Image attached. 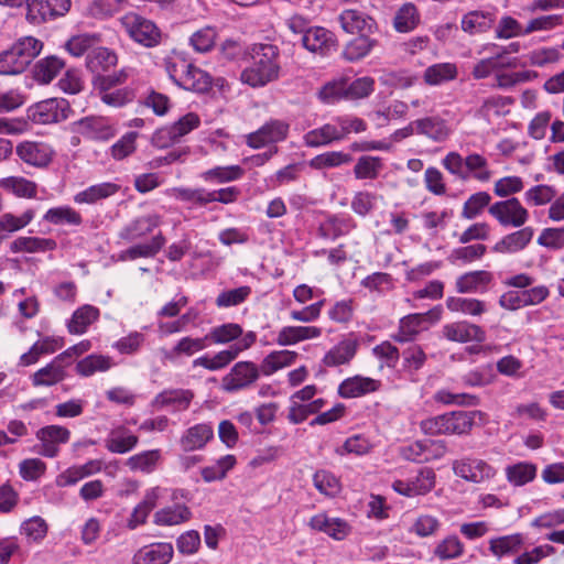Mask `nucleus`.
I'll return each instance as SVG.
<instances>
[{"mask_svg": "<svg viewBox=\"0 0 564 564\" xmlns=\"http://www.w3.org/2000/svg\"><path fill=\"white\" fill-rule=\"evenodd\" d=\"M382 169L380 158L365 155L358 159L354 174L358 180H375Z\"/></svg>", "mask_w": 564, "mask_h": 564, "instance_id": "obj_64", "label": "nucleus"}, {"mask_svg": "<svg viewBox=\"0 0 564 564\" xmlns=\"http://www.w3.org/2000/svg\"><path fill=\"white\" fill-rule=\"evenodd\" d=\"M214 429L209 423H198L184 431L180 438V446L184 452L203 449L213 440Z\"/></svg>", "mask_w": 564, "mask_h": 564, "instance_id": "obj_24", "label": "nucleus"}, {"mask_svg": "<svg viewBox=\"0 0 564 564\" xmlns=\"http://www.w3.org/2000/svg\"><path fill=\"white\" fill-rule=\"evenodd\" d=\"M15 152L21 161L34 167L47 166L54 154L47 143L39 141H23L17 145Z\"/></svg>", "mask_w": 564, "mask_h": 564, "instance_id": "obj_17", "label": "nucleus"}, {"mask_svg": "<svg viewBox=\"0 0 564 564\" xmlns=\"http://www.w3.org/2000/svg\"><path fill=\"white\" fill-rule=\"evenodd\" d=\"M446 307L454 313H462L469 316H479L487 311L486 303L478 299L449 296L446 300Z\"/></svg>", "mask_w": 564, "mask_h": 564, "instance_id": "obj_46", "label": "nucleus"}, {"mask_svg": "<svg viewBox=\"0 0 564 564\" xmlns=\"http://www.w3.org/2000/svg\"><path fill=\"white\" fill-rule=\"evenodd\" d=\"M473 423L471 413L455 411L444 414L445 434H466L471 430Z\"/></svg>", "mask_w": 564, "mask_h": 564, "instance_id": "obj_55", "label": "nucleus"}, {"mask_svg": "<svg viewBox=\"0 0 564 564\" xmlns=\"http://www.w3.org/2000/svg\"><path fill=\"white\" fill-rule=\"evenodd\" d=\"M381 383L379 380L355 376L345 379L338 388V392L343 398H358L367 393L379 390Z\"/></svg>", "mask_w": 564, "mask_h": 564, "instance_id": "obj_28", "label": "nucleus"}, {"mask_svg": "<svg viewBox=\"0 0 564 564\" xmlns=\"http://www.w3.org/2000/svg\"><path fill=\"white\" fill-rule=\"evenodd\" d=\"M70 432L68 429L61 425H47L41 427L36 432L41 447L39 453L44 457H56L59 452V445L66 444L69 441Z\"/></svg>", "mask_w": 564, "mask_h": 564, "instance_id": "obj_14", "label": "nucleus"}, {"mask_svg": "<svg viewBox=\"0 0 564 564\" xmlns=\"http://www.w3.org/2000/svg\"><path fill=\"white\" fill-rule=\"evenodd\" d=\"M117 62L116 53L101 46H95L86 56L87 69L96 74L97 77H102L101 74L116 66Z\"/></svg>", "mask_w": 564, "mask_h": 564, "instance_id": "obj_31", "label": "nucleus"}, {"mask_svg": "<svg viewBox=\"0 0 564 564\" xmlns=\"http://www.w3.org/2000/svg\"><path fill=\"white\" fill-rule=\"evenodd\" d=\"M193 398L194 393L191 390H165L154 398L152 405L155 409L172 408L173 411H185Z\"/></svg>", "mask_w": 564, "mask_h": 564, "instance_id": "obj_27", "label": "nucleus"}, {"mask_svg": "<svg viewBox=\"0 0 564 564\" xmlns=\"http://www.w3.org/2000/svg\"><path fill=\"white\" fill-rule=\"evenodd\" d=\"M314 487L324 496L335 497L340 492L339 479L327 470H318L313 476Z\"/></svg>", "mask_w": 564, "mask_h": 564, "instance_id": "obj_63", "label": "nucleus"}, {"mask_svg": "<svg viewBox=\"0 0 564 564\" xmlns=\"http://www.w3.org/2000/svg\"><path fill=\"white\" fill-rule=\"evenodd\" d=\"M297 352L292 350H274L265 356L260 365V370L264 376H271L274 372L289 367L295 362Z\"/></svg>", "mask_w": 564, "mask_h": 564, "instance_id": "obj_39", "label": "nucleus"}, {"mask_svg": "<svg viewBox=\"0 0 564 564\" xmlns=\"http://www.w3.org/2000/svg\"><path fill=\"white\" fill-rule=\"evenodd\" d=\"M74 130L89 140L107 141L115 137L117 129L106 117L89 116L74 122Z\"/></svg>", "mask_w": 564, "mask_h": 564, "instance_id": "obj_10", "label": "nucleus"}, {"mask_svg": "<svg viewBox=\"0 0 564 564\" xmlns=\"http://www.w3.org/2000/svg\"><path fill=\"white\" fill-rule=\"evenodd\" d=\"M113 366L112 359L104 355H89L76 365V371L83 377H90L95 372H105Z\"/></svg>", "mask_w": 564, "mask_h": 564, "instance_id": "obj_50", "label": "nucleus"}, {"mask_svg": "<svg viewBox=\"0 0 564 564\" xmlns=\"http://www.w3.org/2000/svg\"><path fill=\"white\" fill-rule=\"evenodd\" d=\"M457 77V67L453 63H440L429 66L424 70V82L431 86H437Z\"/></svg>", "mask_w": 564, "mask_h": 564, "instance_id": "obj_48", "label": "nucleus"}, {"mask_svg": "<svg viewBox=\"0 0 564 564\" xmlns=\"http://www.w3.org/2000/svg\"><path fill=\"white\" fill-rule=\"evenodd\" d=\"M491 281L492 273L489 271H470L456 279L455 288L458 293L485 292Z\"/></svg>", "mask_w": 564, "mask_h": 564, "instance_id": "obj_29", "label": "nucleus"}, {"mask_svg": "<svg viewBox=\"0 0 564 564\" xmlns=\"http://www.w3.org/2000/svg\"><path fill=\"white\" fill-rule=\"evenodd\" d=\"M65 63L56 56H48L35 64L34 78L41 84L51 83L64 68Z\"/></svg>", "mask_w": 564, "mask_h": 564, "instance_id": "obj_53", "label": "nucleus"}, {"mask_svg": "<svg viewBox=\"0 0 564 564\" xmlns=\"http://www.w3.org/2000/svg\"><path fill=\"white\" fill-rule=\"evenodd\" d=\"M55 248L54 240L39 237H19L10 246L12 252H43Z\"/></svg>", "mask_w": 564, "mask_h": 564, "instance_id": "obj_49", "label": "nucleus"}, {"mask_svg": "<svg viewBox=\"0 0 564 564\" xmlns=\"http://www.w3.org/2000/svg\"><path fill=\"white\" fill-rule=\"evenodd\" d=\"M206 336L196 338L189 336L182 337L171 350H162L163 358L173 362L182 356L191 357L206 348Z\"/></svg>", "mask_w": 564, "mask_h": 564, "instance_id": "obj_34", "label": "nucleus"}, {"mask_svg": "<svg viewBox=\"0 0 564 564\" xmlns=\"http://www.w3.org/2000/svg\"><path fill=\"white\" fill-rule=\"evenodd\" d=\"M100 42V35L98 34H77L69 37L64 47L74 57H80Z\"/></svg>", "mask_w": 564, "mask_h": 564, "instance_id": "obj_54", "label": "nucleus"}, {"mask_svg": "<svg viewBox=\"0 0 564 564\" xmlns=\"http://www.w3.org/2000/svg\"><path fill=\"white\" fill-rule=\"evenodd\" d=\"M166 72L177 86L186 90L205 93L212 86V77L207 72L188 64L184 59L167 63Z\"/></svg>", "mask_w": 564, "mask_h": 564, "instance_id": "obj_3", "label": "nucleus"}, {"mask_svg": "<svg viewBox=\"0 0 564 564\" xmlns=\"http://www.w3.org/2000/svg\"><path fill=\"white\" fill-rule=\"evenodd\" d=\"M496 17L489 11H470L462 19V30L470 35L480 34L489 31Z\"/></svg>", "mask_w": 564, "mask_h": 564, "instance_id": "obj_33", "label": "nucleus"}, {"mask_svg": "<svg viewBox=\"0 0 564 564\" xmlns=\"http://www.w3.org/2000/svg\"><path fill=\"white\" fill-rule=\"evenodd\" d=\"M453 471L456 476L476 484L494 478L497 473L487 462L469 457L455 460Z\"/></svg>", "mask_w": 564, "mask_h": 564, "instance_id": "obj_12", "label": "nucleus"}, {"mask_svg": "<svg viewBox=\"0 0 564 564\" xmlns=\"http://www.w3.org/2000/svg\"><path fill=\"white\" fill-rule=\"evenodd\" d=\"M70 108L65 99H46L30 109V117L40 124L59 122L68 118Z\"/></svg>", "mask_w": 564, "mask_h": 564, "instance_id": "obj_11", "label": "nucleus"}, {"mask_svg": "<svg viewBox=\"0 0 564 564\" xmlns=\"http://www.w3.org/2000/svg\"><path fill=\"white\" fill-rule=\"evenodd\" d=\"M237 460L234 455H225L216 460L212 466L204 467L200 470L202 477L206 482L221 480L226 477L227 473L234 468Z\"/></svg>", "mask_w": 564, "mask_h": 564, "instance_id": "obj_58", "label": "nucleus"}, {"mask_svg": "<svg viewBox=\"0 0 564 564\" xmlns=\"http://www.w3.org/2000/svg\"><path fill=\"white\" fill-rule=\"evenodd\" d=\"M0 187L20 198H34L37 184L22 176H9L0 180Z\"/></svg>", "mask_w": 564, "mask_h": 564, "instance_id": "obj_37", "label": "nucleus"}, {"mask_svg": "<svg viewBox=\"0 0 564 564\" xmlns=\"http://www.w3.org/2000/svg\"><path fill=\"white\" fill-rule=\"evenodd\" d=\"M139 442V437L132 434L127 427L120 425L112 429L106 441V448L116 454H126L132 451Z\"/></svg>", "mask_w": 564, "mask_h": 564, "instance_id": "obj_30", "label": "nucleus"}, {"mask_svg": "<svg viewBox=\"0 0 564 564\" xmlns=\"http://www.w3.org/2000/svg\"><path fill=\"white\" fill-rule=\"evenodd\" d=\"M158 490L152 489L147 492L144 499L133 509L131 517L128 521V528L134 530L139 525L145 523L149 513L156 505Z\"/></svg>", "mask_w": 564, "mask_h": 564, "instance_id": "obj_57", "label": "nucleus"}, {"mask_svg": "<svg viewBox=\"0 0 564 564\" xmlns=\"http://www.w3.org/2000/svg\"><path fill=\"white\" fill-rule=\"evenodd\" d=\"M257 340L254 332H247L246 335L237 343L230 345L227 349L216 352L214 356L204 355L195 358L192 362L193 368H204L208 371H218L226 368L239 355L249 349Z\"/></svg>", "mask_w": 564, "mask_h": 564, "instance_id": "obj_4", "label": "nucleus"}, {"mask_svg": "<svg viewBox=\"0 0 564 564\" xmlns=\"http://www.w3.org/2000/svg\"><path fill=\"white\" fill-rule=\"evenodd\" d=\"M376 45L370 34H362L347 42L341 55L348 62H357L368 56Z\"/></svg>", "mask_w": 564, "mask_h": 564, "instance_id": "obj_35", "label": "nucleus"}, {"mask_svg": "<svg viewBox=\"0 0 564 564\" xmlns=\"http://www.w3.org/2000/svg\"><path fill=\"white\" fill-rule=\"evenodd\" d=\"M246 334L242 327L237 323H226L213 327L206 335V339L215 345H227L232 341H239Z\"/></svg>", "mask_w": 564, "mask_h": 564, "instance_id": "obj_41", "label": "nucleus"}, {"mask_svg": "<svg viewBox=\"0 0 564 564\" xmlns=\"http://www.w3.org/2000/svg\"><path fill=\"white\" fill-rule=\"evenodd\" d=\"M303 46L319 55H327L335 50L337 41L335 35L321 26L310 28L301 36Z\"/></svg>", "mask_w": 564, "mask_h": 564, "instance_id": "obj_19", "label": "nucleus"}, {"mask_svg": "<svg viewBox=\"0 0 564 564\" xmlns=\"http://www.w3.org/2000/svg\"><path fill=\"white\" fill-rule=\"evenodd\" d=\"M119 186L115 183L106 182L91 185L74 196L76 204H95L100 199L115 195Z\"/></svg>", "mask_w": 564, "mask_h": 564, "instance_id": "obj_40", "label": "nucleus"}, {"mask_svg": "<svg viewBox=\"0 0 564 564\" xmlns=\"http://www.w3.org/2000/svg\"><path fill=\"white\" fill-rule=\"evenodd\" d=\"M343 133L337 131V126L326 123L319 128L308 131L304 135V143L307 147L316 148L329 144L333 141L341 140Z\"/></svg>", "mask_w": 564, "mask_h": 564, "instance_id": "obj_45", "label": "nucleus"}, {"mask_svg": "<svg viewBox=\"0 0 564 564\" xmlns=\"http://www.w3.org/2000/svg\"><path fill=\"white\" fill-rule=\"evenodd\" d=\"M443 335L448 340L457 343H482L486 340V333L480 326L465 321L445 325Z\"/></svg>", "mask_w": 564, "mask_h": 564, "instance_id": "obj_23", "label": "nucleus"}, {"mask_svg": "<svg viewBox=\"0 0 564 564\" xmlns=\"http://www.w3.org/2000/svg\"><path fill=\"white\" fill-rule=\"evenodd\" d=\"M160 457L161 454L159 449L144 451L129 457L126 465L132 471L151 473L154 470Z\"/></svg>", "mask_w": 564, "mask_h": 564, "instance_id": "obj_60", "label": "nucleus"}, {"mask_svg": "<svg viewBox=\"0 0 564 564\" xmlns=\"http://www.w3.org/2000/svg\"><path fill=\"white\" fill-rule=\"evenodd\" d=\"M290 126L279 119H271L258 130L246 137L247 144L252 149H260L265 145L281 142L286 139Z\"/></svg>", "mask_w": 564, "mask_h": 564, "instance_id": "obj_8", "label": "nucleus"}, {"mask_svg": "<svg viewBox=\"0 0 564 564\" xmlns=\"http://www.w3.org/2000/svg\"><path fill=\"white\" fill-rule=\"evenodd\" d=\"M488 213L506 228H521L530 218L529 210L516 197L495 202L489 206Z\"/></svg>", "mask_w": 564, "mask_h": 564, "instance_id": "obj_6", "label": "nucleus"}, {"mask_svg": "<svg viewBox=\"0 0 564 564\" xmlns=\"http://www.w3.org/2000/svg\"><path fill=\"white\" fill-rule=\"evenodd\" d=\"M99 317V310L93 305H83L77 308L68 322V332L70 334L82 335Z\"/></svg>", "mask_w": 564, "mask_h": 564, "instance_id": "obj_38", "label": "nucleus"}, {"mask_svg": "<svg viewBox=\"0 0 564 564\" xmlns=\"http://www.w3.org/2000/svg\"><path fill=\"white\" fill-rule=\"evenodd\" d=\"M441 318V310L435 307L424 314H410L400 321L398 333L393 336L394 340L399 343L411 341L415 336L424 329L423 323L431 321L437 322Z\"/></svg>", "mask_w": 564, "mask_h": 564, "instance_id": "obj_16", "label": "nucleus"}, {"mask_svg": "<svg viewBox=\"0 0 564 564\" xmlns=\"http://www.w3.org/2000/svg\"><path fill=\"white\" fill-rule=\"evenodd\" d=\"M43 219L53 225L70 226H79L83 221L80 214L69 206L50 208Z\"/></svg>", "mask_w": 564, "mask_h": 564, "instance_id": "obj_56", "label": "nucleus"}, {"mask_svg": "<svg viewBox=\"0 0 564 564\" xmlns=\"http://www.w3.org/2000/svg\"><path fill=\"white\" fill-rule=\"evenodd\" d=\"M465 172L480 183H487L492 178L488 160L479 153H470L465 158Z\"/></svg>", "mask_w": 564, "mask_h": 564, "instance_id": "obj_42", "label": "nucleus"}, {"mask_svg": "<svg viewBox=\"0 0 564 564\" xmlns=\"http://www.w3.org/2000/svg\"><path fill=\"white\" fill-rule=\"evenodd\" d=\"M435 482L436 475L434 470L424 467L412 478L394 480L392 488L399 495L413 498L429 494L435 487Z\"/></svg>", "mask_w": 564, "mask_h": 564, "instance_id": "obj_7", "label": "nucleus"}, {"mask_svg": "<svg viewBox=\"0 0 564 564\" xmlns=\"http://www.w3.org/2000/svg\"><path fill=\"white\" fill-rule=\"evenodd\" d=\"M243 170L239 165L216 166L200 174L205 182L227 183L239 180Z\"/></svg>", "mask_w": 564, "mask_h": 564, "instance_id": "obj_61", "label": "nucleus"}, {"mask_svg": "<svg viewBox=\"0 0 564 564\" xmlns=\"http://www.w3.org/2000/svg\"><path fill=\"white\" fill-rule=\"evenodd\" d=\"M352 161L349 153L343 151H329L314 156L310 161V166L316 170L338 167Z\"/></svg>", "mask_w": 564, "mask_h": 564, "instance_id": "obj_59", "label": "nucleus"}, {"mask_svg": "<svg viewBox=\"0 0 564 564\" xmlns=\"http://www.w3.org/2000/svg\"><path fill=\"white\" fill-rule=\"evenodd\" d=\"M308 527L317 532H323L336 541L345 540L351 533V525L348 521L337 517H329L325 512L313 516Z\"/></svg>", "mask_w": 564, "mask_h": 564, "instance_id": "obj_15", "label": "nucleus"}, {"mask_svg": "<svg viewBox=\"0 0 564 564\" xmlns=\"http://www.w3.org/2000/svg\"><path fill=\"white\" fill-rule=\"evenodd\" d=\"M26 18L40 24L52 18L64 15L70 8V0H26Z\"/></svg>", "mask_w": 564, "mask_h": 564, "instance_id": "obj_13", "label": "nucleus"}, {"mask_svg": "<svg viewBox=\"0 0 564 564\" xmlns=\"http://www.w3.org/2000/svg\"><path fill=\"white\" fill-rule=\"evenodd\" d=\"M118 76L96 77L95 85L100 89V99L110 107H122L133 99V93L127 88L109 90V88L119 83Z\"/></svg>", "mask_w": 564, "mask_h": 564, "instance_id": "obj_21", "label": "nucleus"}, {"mask_svg": "<svg viewBox=\"0 0 564 564\" xmlns=\"http://www.w3.org/2000/svg\"><path fill=\"white\" fill-rule=\"evenodd\" d=\"M445 453V446L433 441H417L402 447V456L412 462H426Z\"/></svg>", "mask_w": 564, "mask_h": 564, "instance_id": "obj_25", "label": "nucleus"}, {"mask_svg": "<svg viewBox=\"0 0 564 564\" xmlns=\"http://www.w3.org/2000/svg\"><path fill=\"white\" fill-rule=\"evenodd\" d=\"M174 555V547L169 542H153L138 549L131 564H169Z\"/></svg>", "mask_w": 564, "mask_h": 564, "instance_id": "obj_18", "label": "nucleus"}, {"mask_svg": "<svg viewBox=\"0 0 564 564\" xmlns=\"http://www.w3.org/2000/svg\"><path fill=\"white\" fill-rule=\"evenodd\" d=\"M534 230L532 227H521L511 234L506 235L494 246L498 253H516L523 250L532 240Z\"/></svg>", "mask_w": 564, "mask_h": 564, "instance_id": "obj_26", "label": "nucleus"}, {"mask_svg": "<svg viewBox=\"0 0 564 564\" xmlns=\"http://www.w3.org/2000/svg\"><path fill=\"white\" fill-rule=\"evenodd\" d=\"M191 511L185 505H175L155 512L154 522L159 525H177L191 518Z\"/></svg>", "mask_w": 564, "mask_h": 564, "instance_id": "obj_52", "label": "nucleus"}, {"mask_svg": "<svg viewBox=\"0 0 564 564\" xmlns=\"http://www.w3.org/2000/svg\"><path fill=\"white\" fill-rule=\"evenodd\" d=\"M120 24L131 40L144 47H154L161 42V31L156 24L134 12L120 18Z\"/></svg>", "mask_w": 564, "mask_h": 564, "instance_id": "obj_5", "label": "nucleus"}, {"mask_svg": "<svg viewBox=\"0 0 564 564\" xmlns=\"http://www.w3.org/2000/svg\"><path fill=\"white\" fill-rule=\"evenodd\" d=\"M62 347V341L56 338L46 337L36 341L28 352L20 357V365L30 366L35 364L42 355L52 354Z\"/></svg>", "mask_w": 564, "mask_h": 564, "instance_id": "obj_51", "label": "nucleus"}, {"mask_svg": "<svg viewBox=\"0 0 564 564\" xmlns=\"http://www.w3.org/2000/svg\"><path fill=\"white\" fill-rule=\"evenodd\" d=\"M251 64L240 75L243 84L251 87H263L280 76L279 48L272 44H256L252 46Z\"/></svg>", "mask_w": 564, "mask_h": 564, "instance_id": "obj_1", "label": "nucleus"}, {"mask_svg": "<svg viewBox=\"0 0 564 564\" xmlns=\"http://www.w3.org/2000/svg\"><path fill=\"white\" fill-rule=\"evenodd\" d=\"M322 329L316 326H285L276 335V344L291 346L300 341L319 337Z\"/></svg>", "mask_w": 564, "mask_h": 564, "instance_id": "obj_32", "label": "nucleus"}, {"mask_svg": "<svg viewBox=\"0 0 564 564\" xmlns=\"http://www.w3.org/2000/svg\"><path fill=\"white\" fill-rule=\"evenodd\" d=\"M42 42L33 36L19 39L10 48L0 53V75L23 73L41 53Z\"/></svg>", "mask_w": 564, "mask_h": 564, "instance_id": "obj_2", "label": "nucleus"}, {"mask_svg": "<svg viewBox=\"0 0 564 564\" xmlns=\"http://www.w3.org/2000/svg\"><path fill=\"white\" fill-rule=\"evenodd\" d=\"M413 124L417 134L424 135L434 142H444L452 134L451 126L440 116L416 119Z\"/></svg>", "mask_w": 564, "mask_h": 564, "instance_id": "obj_22", "label": "nucleus"}, {"mask_svg": "<svg viewBox=\"0 0 564 564\" xmlns=\"http://www.w3.org/2000/svg\"><path fill=\"white\" fill-rule=\"evenodd\" d=\"M357 349V343L352 339H345L332 348L323 359V362L327 367L340 366L349 362Z\"/></svg>", "mask_w": 564, "mask_h": 564, "instance_id": "obj_43", "label": "nucleus"}, {"mask_svg": "<svg viewBox=\"0 0 564 564\" xmlns=\"http://www.w3.org/2000/svg\"><path fill=\"white\" fill-rule=\"evenodd\" d=\"M419 12L412 3L403 4L395 13L393 24L398 32H410L419 23Z\"/></svg>", "mask_w": 564, "mask_h": 564, "instance_id": "obj_62", "label": "nucleus"}, {"mask_svg": "<svg viewBox=\"0 0 564 564\" xmlns=\"http://www.w3.org/2000/svg\"><path fill=\"white\" fill-rule=\"evenodd\" d=\"M61 359H54L47 366L39 369L32 376V383L35 387H50L64 380L66 373L64 367L58 362Z\"/></svg>", "mask_w": 564, "mask_h": 564, "instance_id": "obj_44", "label": "nucleus"}, {"mask_svg": "<svg viewBox=\"0 0 564 564\" xmlns=\"http://www.w3.org/2000/svg\"><path fill=\"white\" fill-rule=\"evenodd\" d=\"M536 466L529 462H520L506 467L507 480L517 487L531 482L536 476Z\"/></svg>", "mask_w": 564, "mask_h": 564, "instance_id": "obj_47", "label": "nucleus"}, {"mask_svg": "<svg viewBox=\"0 0 564 564\" xmlns=\"http://www.w3.org/2000/svg\"><path fill=\"white\" fill-rule=\"evenodd\" d=\"M260 371L251 361H239L223 378L221 387L227 392L246 389L258 380Z\"/></svg>", "mask_w": 564, "mask_h": 564, "instance_id": "obj_9", "label": "nucleus"}, {"mask_svg": "<svg viewBox=\"0 0 564 564\" xmlns=\"http://www.w3.org/2000/svg\"><path fill=\"white\" fill-rule=\"evenodd\" d=\"M341 29L348 34H371L377 29L375 20L362 11L345 9L338 15Z\"/></svg>", "mask_w": 564, "mask_h": 564, "instance_id": "obj_20", "label": "nucleus"}, {"mask_svg": "<svg viewBox=\"0 0 564 564\" xmlns=\"http://www.w3.org/2000/svg\"><path fill=\"white\" fill-rule=\"evenodd\" d=\"M523 544V535L521 533H513L490 539L489 551L495 557L501 558L502 556L517 553Z\"/></svg>", "mask_w": 564, "mask_h": 564, "instance_id": "obj_36", "label": "nucleus"}]
</instances>
